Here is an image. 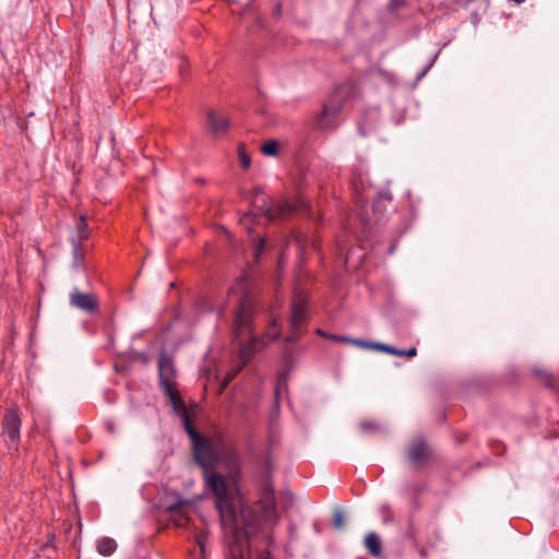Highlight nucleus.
<instances>
[{
	"label": "nucleus",
	"mask_w": 559,
	"mask_h": 559,
	"mask_svg": "<svg viewBox=\"0 0 559 559\" xmlns=\"http://www.w3.org/2000/svg\"><path fill=\"white\" fill-rule=\"evenodd\" d=\"M180 418L192 442L194 461L206 472V485L215 497V507L227 538L225 558L247 559L250 537L262 534L271 542L270 531L280 519L274 488L271 483H265L260 490V499L251 507L246 506L237 486L214 471L221 462L223 437L200 435L190 420L189 412Z\"/></svg>",
	"instance_id": "1"
},
{
	"label": "nucleus",
	"mask_w": 559,
	"mask_h": 559,
	"mask_svg": "<svg viewBox=\"0 0 559 559\" xmlns=\"http://www.w3.org/2000/svg\"><path fill=\"white\" fill-rule=\"evenodd\" d=\"M157 367L158 384L160 391L165 396L168 397V401L176 415L179 417L186 415L189 411L180 395V392L176 388L177 370L175 362L173 357L166 352L165 348H163L159 353Z\"/></svg>",
	"instance_id": "2"
},
{
	"label": "nucleus",
	"mask_w": 559,
	"mask_h": 559,
	"mask_svg": "<svg viewBox=\"0 0 559 559\" xmlns=\"http://www.w3.org/2000/svg\"><path fill=\"white\" fill-rule=\"evenodd\" d=\"M253 205L259 215L263 216L267 222L282 219L295 211L294 205L286 200L278 201L275 207L271 205L261 188L253 189Z\"/></svg>",
	"instance_id": "3"
},
{
	"label": "nucleus",
	"mask_w": 559,
	"mask_h": 559,
	"mask_svg": "<svg viewBox=\"0 0 559 559\" xmlns=\"http://www.w3.org/2000/svg\"><path fill=\"white\" fill-rule=\"evenodd\" d=\"M356 87L352 82H346L335 87L331 99L322 107L319 123L322 128L331 127L330 118L337 116L342 110L343 102L355 95Z\"/></svg>",
	"instance_id": "4"
},
{
	"label": "nucleus",
	"mask_w": 559,
	"mask_h": 559,
	"mask_svg": "<svg viewBox=\"0 0 559 559\" xmlns=\"http://www.w3.org/2000/svg\"><path fill=\"white\" fill-rule=\"evenodd\" d=\"M281 325L277 319H272L269 323L266 331L264 332L262 337L252 336L250 342L241 345L240 356L243 362H248L251 357L263 347L266 346L267 343L272 341H276L281 337Z\"/></svg>",
	"instance_id": "5"
},
{
	"label": "nucleus",
	"mask_w": 559,
	"mask_h": 559,
	"mask_svg": "<svg viewBox=\"0 0 559 559\" xmlns=\"http://www.w3.org/2000/svg\"><path fill=\"white\" fill-rule=\"evenodd\" d=\"M252 317V301L248 294H241L237 297V310L234 319V336L236 340H240L246 331L251 333Z\"/></svg>",
	"instance_id": "6"
},
{
	"label": "nucleus",
	"mask_w": 559,
	"mask_h": 559,
	"mask_svg": "<svg viewBox=\"0 0 559 559\" xmlns=\"http://www.w3.org/2000/svg\"><path fill=\"white\" fill-rule=\"evenodd\" d=\"M70 306L86 313H95L99 309L97 297L94 294H86L74 288L69 295Z\"/></svg>",
	"instance_id": "7"
},
{
	"label": "nucleus",
	"mask_w": 559,
	"mask_h": 559,
	"mask_svg": "<svg viewBox=\"0 0 559 559\" xmlns=\"http://www.w3.org/2000/svg\"><path fill=\"white\" fill-rule=\"evenodd\" d=\"M406 455L409 462L417 466H421L431 460V451L424 438L413 440Z\"/></svg>",
	"instance_id": "8"
},
{
	"label": "nucleus",
	"mask_w": 559,
	"mask_h": 559,
	"mask_svg": "<svg viewBox=\"0 0 559 559\" xmlns=\"http://www.w3.org/2000/svg\"><path fill=\"white\" fill-rule=\"evenodd\" d=\"M21 419L14 409H9L3 418V435L11 442L20 440Z\"/></svg>",
	"instance_id": "9"
},
{
	"label": "nucleus",
	"mask_w": 559,
	"mask_h": 559,
	"mask_svg": "<svg viewBox=\"0 0 559 559\" xmlns=\"http://www.w3.org/2000/svg\"><path fill=\"white\" fill-rule=\"evenodd\" d=\"M308 319L307 302L302 297L294 299L289 319V328H301Z\"/></svg>",
	"instance_id": "10"
},
{
	"label": "nucleus",
	"mask_w": 559,
	"mask_h": 559,
	"mask_svg": "<svg viewBox=\"0 0 559 559\" xmlns=\"http://www.w3.org/2000/svg\"><path fill=\"white\" fill-rule=\"evenodd\" d=\"M207 124L215 136L225 135L229 128L228 119L212 109L207 111Z\"/></svg>",
	"instance_id": "11"
},
{
	"label": "nucleus",
	"mask_w": 559,
	"mask_h": 559,
	"mask_svg": "<svg viewBox=\"0 0 559 559\" xmlns=\"http://www.w3.org/2000/svg\"><path fill=\"white\" fill-rule=\"evenodd\" d=\"M365 349H378L394 356H407V357H414L417 354V349L415 347H411L408 349H399L396 347H393L388 344L382 343H371L365 341V346H362Z\"/></svg>",
	"instance_id": "12"
},
{
	"label": "nucleus",
	"mask_w": 559,
	"mask_h": 559,
	"mask_svg": "<svg viewBox=\"0 0 559 559\" xmlns=\"http://www.w3.org/2000/svg\"><path fill=\"white\" fill-rule=\"evenodd\" d=\"M221 461L233 472L238 469L239 453L234 445H226L223 440V448L219 449Z\"/></svg>",
	"instance_id": "13"
},
{
	"label": "nucleus",
	"mask_w": 559,
	"mask_h": 559,
	"mask_svg": "<svg viewBox=\"0 0 559 559\" xmlns=\"http://www.w3.org/2000/svg\"><path fill=\"white\" fill-rule=\"evenodd\" d=\"M364 545L372 557H379L382 552L381 539L374 532H370L365 536Z\"/></svg>",
	"instance_id": "14"
},
{
	"label": "nucleus",
	"mask_w": 559,
	"mask_h": 559,
	"mask_svg": "<svg viewBox=\"0 0 559 559\" xmlns=\"http://www.w3.org/2000/svg\"><path fill=\"white\" fill-rule=\"evenodd\" d=\"M392 194L388 190H382L378 193L372 202V210L376 215H382L386 206L392 202Z\"/></svg>",
	"instance_id": "15"
},
{
	"label": "nucleus",
	"mask_w": 559,
	"mask_h": 559,
	"mask_svg": "<svg viewBox=\"0 0 559 559\" xmlns=\"http://www.w3.org/2000/svg\"><path fill=\"white\" fill-rule=\"evenodd\" d=\"M316 333L319 336L323 337V338L332 340V341H335V342L345 343V344H353V345L359 346L361 348H362V346H365V341L364 340L353 338V337L343 336V335L331 334V333H328V332H325L324 330H322L320 328H318L316 330Z\"/></svg>",
	"instance_id": "16"
},
{
	"label": "nucleus",
	"mask_w": 559,
	"mask_h": 559,
	"mask_svg": "<svg viewBox=\"0 0 559 559\" xmlns=\"http://www.w3.org/2000/svg\"><path fill=\"white\" fill-rule=\"evenodd\" d=\"M97 551L102 556H111L117 550V543L114 538L103 537L97 540Z\"/></svg>",
	"instance_id": "17"
},
{
	"label": "nucleus",
	"mask_w": 559,
	"mask_h": 559,
	"mask_svg": "<svg viewBox=\"0 0 559 559\" xmlns=\"http://www.w3.org/2000/svg\"><path fill=\"white\" fill-rule=\"evenodd\" d=\"M88 238V225L86 222V217L81 215L76 223V235L72 236L70 239H80L82 243L84 240Z\"/></svg>",
	"instance_id": "18"
},
{
	"label": "nucleus",
	"mask_w": 559,
	"mask_h": 559,
	"mask_svg": "<svg viewBox=\"0 0 559 559\" xmlns=\"http://www.w3.org/2000/svg\"><path fill=\"white\" fill-rule=\"evenodd\" d=\"M261 151L264 155L275 156L278 151V143L275 140L267 141L262 145Z\"/></svg>",
	"instance_id": "19"
},
{
	"label": "nucleus",
	"mask_w": 559,
	"mask_h": 559,
	"mask_svg": "<svg viewBox=\"0 0 559 559\" xmlns=\"http://www.w3.org/2000/svg\"><path fill=\"white\" fill-rule=\"evenodd\" d=\"M239 162L243 169H248L251 165L250 156L245 151V145H238Z\"/></svg>",
	"instance_id": "20"
},
{
	"label": "nucleus",
	"mask_w": 559,
	"mask_h": 559,
	"mask_svg": "<svg viewBox=\"0 0 559 559\" xmlns=\"http://www.w3.org/2000/svg\"><path fill=\"white\" fill-rule=\"evenodd\" d=\"M70 242L72 245V253H73V258H74V263L78 264L79 261L82 259V253H81L82 243L80 242V239H70Z\"/></svg>",
	"instance_id": "21"
},
{
	"label": "nucleus",
	"mask_w": 559,
	"mask_h": 559,
	"mask_svg": "<svg viewBox=\"0 0 559 559\" xmlns=\"http://www.w3.org/2000/svg\"><path fill=\"white\" fill-rule=\"evenodd\" d=\"M302 335V328H290V333L285 338L286 343H295L297 342Z\"/></svg>",
	"instance_id": "22"
},
{
	"label": "nucleus",
	"mask_w": 559,
	"mask_h": 559,
	"mask_svg": "<svg viewBox=\"0 0 559 559\" xmlns=\"http://www.w3.org/2000/svg\"><path fill=\"white\" fill-rule=\"evenodd\" d=\"M359 427H360V430L364 432L381 431L382 430V427L379 424L373 423V421H362V423H360Z\"/></svg>",
	"instance_id": "23"
},
{
	"label": "nucleus",
	"mask_w": 559,
	"mask_h": 559,
	"mask_svg": "<svg viewBox=\"0 0 559 559\" xmlns=\"http://www.w3.org/2000/svg\"><path fill=\"white\" fill-rule=\"evenodd\" d=\"M534 373L536 374V377H538L539 379L544 380L545 381V384L548 386V388H554L552 385V382H551V374L548 373L547 371H543V370H534Z\"/></svg>",
	"instance_id": "24"
},
{
	"label": "nucleus",
	"mask_w": 559,
	"mask_h": 559,
	"mask_svg": "<svg viewBox=\"0 0 559 559\" xmlns=\"http://www.w3.org/2000/svg\"><path fill=\"white\" fill-rule=\"evenodd\" d=\"M344 523L343 513L341 511H336L333 519V525L336 528H342Z\"/></svg>",
	"instance_id": "25"
},
{
	"label": "nucleus",
	"mask_w": 559,
	"mask_h": 559,
	"mask_svg": "<svg viewBox=\"0 0 559 559\" xmlns=\"http://www.w3.org/2000/svg\"><path fill=\"white\" fill-rule=\"evenodd\" d=\"M185 503V501H178L174 504H170L168 507V511L173 514V515H176L177 513L180 512V509H181V506Z\"/></svg>",
	"instance_id": "26"
},
{
	"label": "nucleus",
	"mask_w": 559,
	"mask_h": 559,
	"mask_svg": "<svg viewBox=\"0 0 559 559\" xmlns=\"http://www.w3.org/2000/svg\"><path fill=\"white\" fill-rule=\"evenodd\" d=\"M257 559H274L270 550L262 549L257 551Z\"/></svg>",
	"instance_id": "27"
},
{
	"label": "nucleus",
	"mask_w": 559,
	"mask_h": 559,
	"mask_svg": "<svg viewBox=\"0 0 559 559\" xmlns=\"http://www.w3.org/2000/svg\"><path fill=\"white\" fill-rule=\"evenodd\" d=\"M264 245H265V239L264 238H260L259 239V243L255 247V257L257 258L261 254V252H262V250L264 248Z\"/></svg>",
	"instance_id": "28"
},
{
	"label": "nucleus",
	"mask_w": 559,
	"mask_h": 559,
	"mask_svg": "<svg viewBox=\"0 0 559 559\" xmlns=\"http://www.w3.org/2000/svg\"><path fill=\"white\" fill-rule=\"evenodd\" d=\"M257 214H258V213H252V212L245 213V214L241 216V218H240V223H241V224H243V225H245V224H247V222H249V221H250L251 216H252V215H254V216H255Z\"/></svg>",
	"instance_id": "29"
},
{
	"label": "nucleus",
	"mask_w": 559,
	"mask_h": 559,
	"mask_svg": "<svg viewBox=\"0 0 559 559\" xmlns=\"http://www.w3.org/2000/svg\"><path fill=\"white\" fill-rule=\"evenodd\" d=\"M436 59H437V55L432 58L430 63L423 70V72L419 74V78L424 76L429 71V69L432 67Z\"/></svg>",
	"instance_id": "30"
},
{
	"label": "nucleus",
	"mask_w": 559,
	"mask_h": 559,
	"mask_svg": "<svg viewBox=\"0 0 559 559\" xmlns=\"http://www.w3.org/2000/svg\"><path fill=\"white\" fill-rule=\"evenodd\" d=\"M381 512H382V513H384V514H386V513H388V514H391V508H390V506H389V504H383V506L381 507Z\"/></svg>",
	"instance_id": "31"
},
{
	"label": "nucleus",
	"mask_w": 559,
	"mask_h": 559,
	"mask_svg": "<svg viewBox=\"0 0 559 559\" xmlns=\"http://www.w3.org/2000/svg\"><path fill=\"white\" fill-rule=\"evenodd\" d=\"M281 10H282L281 4H277L276 8L274 9V14L280 16L281 15Z\"/></svg>",
	"instance_id": "32"
},
{
	"label": "nucleus",
	"mask_w": 559,
	"mask_h": 559,
	"mask_svg": "<svg viewBox=\"0 0 559 559\" xmlns=\"http://www.w3.org/2000/svg\"><path fill=\"white\" fill-rule=\"evenodd\" d=\"M197 542H198V544H199V546L201 548V551L203 552L204 551V544H203L201 537H198Z\"/></svg>",
	"instance_id": "33"
},
{
	"label": "nucleus",
	"mask_w": 559,
	"mask_h": 559,
	"mask_svg": "<svg viewBox=\"0 0 559 559\" xmlns=\"http://www.w3.org/2000/svg\"><path fill=\"white\" fill-rule=\"evenodd\" d=\"M391 521V514H385V516L383 518V523H388Z\"/></svg>",
	"instance_id": "34"
},
{
	"label": "nucleus",
	"mask_w": 559,
	"mask_h": 559,
	"mask_svg": "<svg viewBox=\"0 0 559 559\" xmlns=\"http://www.w3.org/2000/svg\"><path fill=\"white\" fill-rule=\"evenodd\" d=\"M359 132L361 135L366 136L367 135V132L364 130L362 127H359Z\"/></svg>",
	"instance_id": "35"
},
{
	"label": "nucleus",
	"mask_w": 559,
	"mask_h": 559,
	"mask_svg": "<svg viewBox=\"0 0 559 559\" xmlns=\"http://www.w3.org/2000/svg\"><path fill=\"white\" fill-rule=\"evenodd\" d=\"M290 357H292V355H290V354H287V355L285 356V360H286V362H288V360L290 359Z\"/></svg>",
	"instance_id": "36"
},
{
	"label": "nucleus",
	"mask_w": 559,
	"mask_h": 559,
	"mask_svg": "<svg viewBox=\"0 0 559 559\" xmlns=\"http://www.w3.org/2000/svg\"><path fill=\"white\" fill-rule=\"evenodd\" d=\"M235 374H236V371L233 372L231 374H229L227 381L230 380Z\"/></svg>",
	"instance_id": "37"
},
{
	"label": "nucleus",
	"mask_w": 559,
	"mask_h": 559,
	"mask_svg": "<svg viewBox=\"0 0 559 559\" xmlns=\"http://www.w3.org/2000/svg\"><path fill=\"white\" fill-rule=\"evenodd\" d=\"M394 249H395V247H394V246H392V247L390 248V253H392V252L394 251Z\"/></svg>",
	"instance_id": "38"
},
{
	"label": "nucleus",
	"mask_w": 559,
	"mask_h": 559,
	"mask_svg": "<svg viewBox=\"0 0 559 559\" xmlns=\"http://www.w3.org/2000/svg\"><path fill=\"white\" fill-rule=\"evenodd\" d=\"M414 491H415L416 493H418V492L420 491V489H419V488H415V489H414Z\"/></svg>",
	"instance_id": "39"
},
{
	"label": "nucleus",
	"mask_w": 559,
	"mask_h": 559,
	"mask_svg": "<svg viewBox=\"0 0 559 559\" xmlns=\"http://www.w3.org/2000/svg\"><path fill=\"white\" fill-rule=\"evenodd\" d=\"M234 292H235V288H231V289L229 290V294L231 295V294H234Z\"/></svg>",
	"instance_id": "40"
},
{
	"label": "nucleus",
	"mask_w": 559,
	"mask_h": 559,
	"mask_svg": "<svg viewBox=\"0 0 559 559\" xmlns=\"http://www.w3.org/2000/svg\"><path fill=\"white\" fill-rule=\"evenodd\" d=\"M284 377V374H280V378H278V381H282V378Z\"/></svg>",
	"instance_id": "41"
},
{
	"label": "nucleus",
	"mask_w": 559,
	"mask_h": 559,
	"mask_svg": "<svg viewBox=\"0 0 559 559\" xmlns=\"http://www.w3.org/2000/svg\"><path fill=\"white\" fill-rule=\"evenodd\" d=\"M284 377V374H280V378H278V381H282V378Z\"/></svg>",
	"instance_id": "42"
}]
</instances>
